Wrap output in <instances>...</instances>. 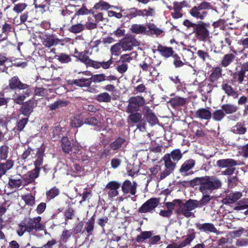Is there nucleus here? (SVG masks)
I'll return each instance as SVG.
<instances>
[{"mask_svg": "<svg viewBox=\"0 0 248 248\" xmlns=\"http://www.w3.org/2000/svg\"><path fill=\"white\" fill-rule=\"evenodd\" d=\"M190 185L193 186L200 185V191L204 194H210L215 189L221 186V181L215 176H205L196 177L190 181Z\"/></svg>", "mask_w": 248, "mask_h": 248, "instance_id": "f257e3e1", "label": "nucleus"}, {"mask_svg": "<svg viewBox=\"0 0 248 248\" xmlns=\"http://www.w3.org/2000/svg\"><path fill=\"white\" fill-rule=\"evenodd\" d=\"M182 156L183 154L179 149L173 150L170 153L165 154L162 158L165 169L156 177L157 180H162L172 173L176 167V163Z\"/></svg>", "mask_w": 248, "mask_h": 248, "instance_id": "f03ea898", "label": "nucleus"}, {"mask_svg": "<svg viewBox=\"0 0 248 248\" xmlns=\"http://www.w3.org/2000/svg\"><path fill=\"white\" fill-rule=\"evenodd\" d=\"M41 220V217L38 216L21 222L18 225V228L16 231L17 233L19 236H21L25 232H28L39 236L38 233H35L34 232H37L38 231L44 230L45 228V226L40 223Z\"/></svg>", "mask_w": 248, "mask_h": 248, "instance_id": "7ed1b4c3", "label": "nucleus"}, {"mask_svg": "<svg viewBox=\"0 0 248 248\" xmlns=\"http://www.w3.org/2000/svg\"><path fill=\"white\" fill-rule=\"evenodd\" d=\"M178 208L176 212L178 214L182 215L186 217H195L193 211L199 207L198 201L189 199L185 202L181 200L176 201Z\"/></svg>", "mask_w": 248, "mask_h": 248, "instance_id": "20e7f679", "label": "nucleus"}, {"mask_svg": "<svg viewBox=\"0 0 248 248\" xmlns=\"http://www.w3.org/2000/svg\"><path fill=\"white\" fill-rule=\"evenodd\" d=\"M210 3L202 1L197 6H194L189 10V14L197 19L203 20L208 15L207 10L211 9Z\"/></svg>", "mask_w": 248, "mask_h": 248, "instance_id": "39448f33", "label": "nucleus"}, {"mask_svg": "<svg viewBox=\"0 0 248 248\" xmlns=\"http://www.w3.org/2000/svg\"><path fill=\"white\" fill-rule=\"evenodd\" d=\"M209 24L202 21H199L197 23L193 32L195 37L199 41L206 42L210 40V31L208 29Z\"/></svg>", "mask_w": 248, "mask_h": 248, "instance_id": "423d86ee", "label": "nucleus"}, {"mask_svg": "<svg viewBox=\"0 0 248 248\" xmlns=\"http://www.w3.org/2000/svg\"><path fill=\"white\" fill-rule=\"evenodd\" d=\"M8 87L12 90H25L30 88L29 85L22 83L17 76L13 77L9 80Z\"/></svg>", "mask_w": 248, "mask_h": 248, "instance_id": "0eeeda50", "label": "nucleus"}, {"mask_svg": "<svg viewBox=\"0 0 248 248\" xmlns=\"http://www.w3.org/2000/svg\"><path fill=\"white\" fill-rule=\"evenodd\" d=\"M159 203V199L151 198L142 205L139 209V212L140 213L150 212L158 206Z\"/></svg>", "mask_w": 248, "mask_h": 248, "instance_id": "6e6552de", "label": "nucleus"}, {"mask_svg": "<svg viewBox=\"0 0 248 248\" xmlns=\"http://www.w3.org/2000/svg\"><path fill=\"white\" fill-rule=\"evenodd\" d=\"M128 102V105L127 108H140L144 106L145 100L143 96L137 95L130 97Z\"/></svg>", "mask_w": 248, "mask_h": 248, "instance_id": "1a4fd4ad", "label": "nucleus"}, {"mask_svg": "<svg viewBox=\"0 0 248 248\" xmlns=\"http://www.w3.org/2000/svg\"><path fill=\"white\" fill-rule=\"evenodd\" d=\"M195 165V161L193 159H189L185 161L181 165L180 169V173L184 176H187L193 173L191 170Z\"/></svg>", "mask_w": 248, "mask_h": 248, "instance_id": "9d476101", "label": "nucleus"}, {"mask_svg": "<svg viewBox=\"0 0 248 248\" xmlns=\"http://www.w3.org/2000/svg\"><path fill=\"white\" fill-rule=\"evenodd\" d=\"M121 186V184L117 181H111L106 185V188L108 190V194L109 198H113L118 196V189Z\"/></svg>", "mask_w": 248, "mask_h": 248, "instance_id": "9b49d317", "label": "nucleus"}, {"mask_svg": "<svg viewBox=\"0 0 248 248\" xmlns=\"http://www.w3.org/2000/svg\"><path fill=\"white\" fill-rule=\"evenodd\" d=\"M137 184L135 182L132 183L129 180H125L122 184V190L125 194L135 195L137 191Z\"/></svg>", "mask_w": 248, "mask_h": 248, "instance_id": "f8f14e48", "label": "nucleus"}, {"mask_svg": "<svg viewBox=\"0 0 248 248\" xmlns=\"http://www.w3.org/2000/svg\"><path fill=\"white\" fill-rule=\"evenodd\" d=\"M139 66L143 71H149L150 72V76H155L153 74V71L155 70V67L153 64V60L151 57H146L145 60L139 64Z\"/></svg>", "mask_w": 248, "mask_h": 248, "instance_id": "ddd939ff", "label": "nucleus"}, {"mask_svg": "<svg viewBox=\"0 0 248 248\" xmlns=\"http://www.w3.org/2000/svg\"><path fill=\"white\" fill-rule=\"evenodd\" d=\"M92 82L94 83H99L105 81L106 80L108 81H114L117 79L116 76L110 75L108 76H106L104 74H98L92 75L91 77Z\"/></svg>", "mask_w": 248, "mask_h": 248, "instance_id": "4468645a", "label": "nucleus"}, {"mask_svg": "<svg viewBox=\"0 0 248 248\" xmlns=\"http://www.w3.org/2000/svg\"><path fill=\"white\" fill-rule=\"evenodd\" d=\"M157 51L165 58L171 57L175 52L172 47L159 44L157 46Z\"/></svg>", "mask_w": 248, "mask_h": 248, "instance_id": "2eb2a0df", "label": "nucleus"}, {"mask_svg": "<svg viewBox=\"0 0 248 248\" xmlns=\"http://www.w3.org/2000/svg\"><path fill=\"white\" fill-rule=\"evenodd\" d=\"M197 228L198 230L204 232L206 233H218V231L215 227L214 225L211 223H199L197 225Z\"/></svg>", "mask_w": 248, "mask_h": 248, "instance_id": "dca6fc26", "label": "nucleus"}, {"mask_svg": "<svg viewBox=\"0 0 248 248\" xmlns=\"http://www.w3.org/2000/svg\"><path fill=\"white\" fill-rule=\"evenodd\" d=\"M187 102V98L175 96L168 102L172 107L176 108L184 106Z\"/></svg>", "mask_w": 248, "mask_h": 248, "instance_id": "f3484780", "label": "nucleus"}, {"mask_svg": "<svg viewBox=\"0 0 248 248\" xmlns=\"http://www.w3.org/2000/svg\"><path fill=\"white\" fill-rule=\"evenodd\" d=\"M40 169L35 168L33 170L28 171L23 175V179L25 181L26 184H28L34 181V180L37 178L39 175Z\"/></svg>", "mask_w": 248, "mask_h": 248, "instance_id": "a211bd4d", "label": "nucleus"}, {"mask_svg": "<svg viewBox=\"0 0 248 248\" xmlns=\"http://www.w3.org/2000/svg\"><path fill=\"white\" fill-rule=\"evenodd\" d=\"M222 89L228 96H232L233 98H236L239 96L238 92L236 89H234L228 83H223L221 85Z\"/></svg>", "mask_w": 248, "mask_h": 248, "instance_id": "6ab92c4d", "label": "nucleus"}, {"mask_svg": "<svg viewBox=\"0 0 248 248\" xmlns=\"http://www.w3.org/2000/svg\"><path fill=\"white\" fill-rule=\"evenodd\" d=\"M238 164L236 161L231 158L220 159L217 162V165L221 168H228L231 167H235Z\"/></svg>", "mask_w": 248, "mask_h": 248, "instance_id": "aec40b11", "label": "nucleus"}, {"mask_svg": "<svg viewBox=\"0 0 248 248\" xmlns=\"http://www.w3.org/2000/svg\"><path fill=\"white\" fill-rule=\"evenodd\" d=\"M126 146V141L125 139L119 137L113 142L110 143V148L113 150H121Z\"/></svg>", "mask_w": 248, "mask_h": 248, "instance_id": "412c9836", "label": "nucleus"}, {"mask_svg": "<svg viewBox=\"0 0 248 248\" xmlns=\"http://www.w3.org/2000/svg\"><path fill=\"white\" fill-rule=\"evenodd\" d=\"M222 70L221 67L216 66L212 68L211 74L209 75V79L212 83L217 81L222 77Z\"/></svg>", "mask_w": 248, "mask_h": 248, "instance_id": "4be33fe9", "label": "nucleus"}, {"mask_svg": "<svg viewBox=\"0 0 248 248\" xmlns=\"http://www.w3.org/2000/svg\"><path fill=\"white\" fill-rule=\"evenodd\" d=\"M32 92L31 88H28L26 90V91H23L22 94L18 95L16 97L13 98L14 103L19 104L23 105V102L26 97L30 96L31 95Z\"/></svg>", "mask_w": 248, "mask_h": 248, "instance_id": "5701e85b", "label": "nucleus"}, {"mask_svg": "<svg viewBox=\"0 0 248 248\" xmlns=\"http://www.w3.org/2000/svg\"><path fill=\"white\" fill-rule=\"evenodd\" d=\"M139 9L133 7L126 10L121 9L120 11L124 13V17L127 18L129 19H132L137 16H139V13L138 11Z\"/></svg>", "mask_w": 248, "mask_h": 248, "instance_id": "b1692460", "label": "nucleus"}, {"mask_svg": "<svg viewBox=\"0 0 248 248\" xmlns=\"http://www.w3.org/2000/svg\"><path fill=\"white\" fill-rule=\"evenodd\" d=\"M224 35L225 36L224 38V41H220V47L222 49L225 46H226V44L227 46L229 47L231 50L232 52L235 53L236 51L234 50L233 47L232 46V37L231 36V34L230 33L229 31H226Z\"/></svg>", "mask_w": 248, "mask_h": 248, "instance_id": "393cba45", "label": "nucleus"}, {"mask_svg": "<svg viewBox=\"0 0 248 248\" xmlns=\"http://www.w3.org/2000/svg\"><path fill=\"white\" fill-rule=\"evenodd\" d=\"M130 29L132 33L137 34H146L148 32L147 27L143 24H134Z\"/></svg>", "mask_w": 248, "mask_h": 248, "instance_id": "a878e982", "label": "nucleus"}, {"mask_svg": "<svg viewBox=\"0 0 248 248\" xmlns=\"http://www.w3.org/2000/svg\"><path fill=\"white\" fill-rule=\"evenodd\" d=\"M242 196V194L240 192H235L230 193L227 195L226 198L223 200L224 203H232L240 199Z\"/></svg>", "mask_w": 248, "mask_h": 248, "instance_id": "bb28decb", "label": "nucleus"}, {"mask_svg": "<svg viewBox=\"0 0 248 248\" xmlns=\"http://www.w3.org/2000/svg\"><path fill=\"white\" fill-rule=\"evenodd\" d=\"M112 62L113 61L112 60V58H110L109 60L107 61H102L100 62L93 60L92 67L94 68V69H99L102 67L104 69H107L110 67Z\"/></svg>", "mask_w": 248, "mask_h": 248, "instance_id": "cd10ccee", "label": "nucleus"}, {"mask_svg": "<svg viewBox=\"0 0 248 248\" xmlns=\"http://www.w3.org/2000/svg\"><path fill=\"white\" fill-rule=\"evenodd\" d=\"M88 52V51L80 52V55L78 56V60L84 63L87 67H92L93 60L91 59L87 55Z\"/></svg>", "mask_w": 248, "mask_h": 248, "instance_id": "c85d7f7f", "label": "nucleus"}, {"mask_svg": "<svg viewBox=\"0 0 248 248\" xmlns=\"http://www.w3.org/2000/svg\"><path fill=\"white\" fill-rule=\"evenodd\" d=\"M81 118L84 121V123L89 125H96L98 120L94 117H89V112L86 110L81 113Z\"/></svg>", "mask_w": 248, "mask_h": 248, "instance_id": "c756f323", "label": "nucleus"}, {"mask_svg": "<svg viewBox=\"0 0 248 248\" xmlns=\"http://www.w3.org/2000/svg\"><path fill=\"white\" fill-rule=\"evenodd\" d=\"M44 156V151L42 149H36L35 154L34 157L36 158V160L34 161V164L35 166V168H39L40 166L43 164Z\"/></svg>", "mask_w": 248, "mask_h": 248, "instance_id": "7c9ffc66", "label": "nucleus"}, {"mask_svg": "<svg viewBox=\"0 0 248 248\" xmlns=\"http://www.w3.org/2000/svg\"><path fill=\"white\" fill-rule=\"evenodd\" d=\"M246 74L245 71L241 67L239 70L232 73L231 75L234 80L242 83L244 80V78L246 77Z\"/></svg>", "mask_w": 248, "mask_h": 248, "instance_id": "2f4dec72", "label": "nucleus"}, {"mask_svg": "<svg viewBox=\"0 0 248 248\" xmlns=\"http://www.w3.org/2000/svg\"><path fill=\"white\" fill-rule=\"evenodd\" d=\"M235 55L232 53H228L224 55L221 62L222 67H226L230 65L234 60Z\"/></svg>", "mask_w": 248, "mask_h": 248, "instance_id": "473e14b6", "label": "nucleus"}, {"mask_svg": "<svg viewBox=\"0 0 248 248\" xmlns=\"http://www.w3.org/2000/svg\"><path fill=\"white\" fill-rule=\"evenodd\" d=\"M89 13V9H88L87 7L85 6V5L83 4L81 8H80L78 10L73 16L71 17V22H72V21L75 19H79L80 18V16H85V15H88V13Z\"/></svg>", "mask_w": 248, "mask_h": 248, "instance_id": "72a5a7b5", "label": "nucleus"}, {"mask_svg": "<svg viewBox=\"0 0 248 248\" xmlns=\"http://www.w3.org/2000/svg\"><path fill=\"white\" fill-rule=\"evenodd\" d=\"M13 165L14 161L11 159L8 160L5 163H0V178L10 170Z\"/></svg>", "mask_w": 248, "mask_h": 248, "instance_id": "f704fd0d", "label": "nucleus"}, {"mask_svg": "<svg viewBox=\"0 0 248 248\" xmlns=\"http://www.w3.org/2000/svg\"><path fill=\"white\" fill-rule=\"evenodd\" d=\"M195 238V233L194 232H192L188 233L186 238L180 242L179 244H178V248H182L187 245L190 244L191 242Z\"/></svg>", "mask_w": 248, "mask_h": 248, "instance_id": "c9c22d12", "label": "nucleus"}, {"mask_svg": "<svg viewBox=\"0 0 248 248\" xmlns=\"http://www.w3.org/2000/svg\"><path fill=\"white\" fill-rule=\"evenodd\" d=\"M60 42L58 38H54L53 36H46L44 39L43 44L47 47H50L53 46L57 45Z\"/></svg>", "mask_w": 248, "mask_h": 248, "instance_id": "e433bc0d", "label": "nucleus"}, {"mask_svg": "<svg viewBox=\"0 0 248 248\" xmlns=\"http://www.w3.org/2000/svg\"><path fill=\"white\" fill-rule=\"evenodd\" d=\"M196 54L199 59L202 62H205L206 61H209L211 59L207 48L205 50H198L196 52Z\"/></svg>", "mask_w": 248, "mask_h": 248, "instance_id": "4c0bfd02", "label": "nucleus"}, {"mask_svg": "<svg viewBox=\"0 0 248 248\" xmlns=\"http://www.w3.org/2000/svg\"><path fill=\"white\" fill-rule=\"evenodd\" d=\"M138 12L139 13V16L142 17L154 16L155 14V9L150 6L143 10L139 9Z\"/></svg>", "mask_w": 248, "mask_h": 248, "instance_id": "58836bf2", "label": "nucleus"}, {"mask_svg": "<svg viewBox=\"0 0 248 248\" xmlns=\"http://www.w3.org/2000/svg\"><path fill=\"white\" fill-rule=\"evenodd\" d=\"M50 0H34V4L36 9L40 8V12L42 13L46 11V9L47 7V5L49 4Z\"/></svg>", "mask_w": 248, "mask_h": 248, "instance_id": "ea45409f", "label": "nucleus"}, {"mask_svg": "<svg viewBox=\"0 0 248 248\" xmlns=\"http://www.w3.org/2000/svg\"><path fill=\"white\" fill-rule=\"evenodd\" d=\"M236 109H217L213 114V118L217 121L221 120L224 116V110L226 113H232Z\"/></svg>", "mask_w": 248, "mask_h": 248, "instance_id": "a19ab883", "label": "nucleus"}, {"mask_svg": "<svg viewBox=\"0 0 248 248\" xmlns=\"http://www.w3.org/2000/svg\"><path fill=\"white\" fill-rule=\"evenodd\" d=\"M169 78L170 80L175 84V86L177 91H180L185 87V82L182 81V79L179 78L178 76L170 77Z\"/></svg>", "mask_w": 248, "mask_h": 248, "instance_id": "79ce46f5", "label": "nucleus"}, {"mask_svg": "<svg viewBox=\"0 0 248 248\" xmlns=\"http://www.w3.org/2000/svg\"><path fill=\"white\" fill-rule=\"evenodd\" d=\"M153 235L151 231L141 232L138 235L136 238V241L138 243H142L148 238H150Z\"/></svg>", "mask_w": 248, "mask_h": 248, "instance_id": "37998d69", "label": "nucleus"}, {"mask_svg": "<svg viewBox=\"0 0 248 248\" xmlns=\"http://www.w3.org/2000/svg\"><path fill=\"white\" fill-rule=\"evenodd\" d=\"M134 40L131 38H125L121 42V46L124 50H131L134 46Z\"/></svg>", "mask_w": 248, "mask_h": 248, "instance_id": "c03bdc74", "label": "nucleus"}, {"mask_svg": "<svg viewBox=\"0 0 248 248\" xmlns=\"http://www.w3.org/2000/svg\"><path fill=\"white\" fill-rule=\"evenodd\" d=\"M95 99L99 102L108 103L111 101V97L108 93L104 92L97 94Z\"/></svg>", "mask_w": 248, "mask_h": 248, "instance_id": "a18cd8bd", "label": "nucleus"}, {"mask_svg": "<svg viewBox=\"0 0 248 248\" xmlns=\"http://www.w3.org/2000/svg\"><path fill=\"white\" fill-rule=\"evenodd\" d=\"M111 7H114V6L110 5L106 1L100 0L94 5L93 9H95V10H107Z\"/></svg>", "mask_w": 248, "mask_h": 248, "instance_id": "49530a36", "label": "nucleus"}, {"mask_svg": "<svg viewBox=\"0 0 248 248\" xmlns=\"http://www.w3.org/2000/svg\"><path fill=\"white\" fill-rule=\"evenodd\" d=\"M145 116L148 122L151 124H155L157 123V119L156 116L152 112L150 109H147Z\"/></svg>", "mask_w": 248, "mask_h": 248, "instance_id": "de8ad7c7", "label": "nucleus"}, {"mask_svg": "<svg viewBox=\"0 0 248 248\" xmlns=\"http://www.w3.org/2000/svg\"><path fill=\"white\" fill-rule=\"evenodd\" d=\"M62 150L65 153H70L71 150V143L67 137H63L61 140Z\"/></svg>", "mask_w": 248, "mask_h": 248, "instance_id": "09e8293b", "label": "nucleus"}, {"mask_svg": "<svg viewBox=\"0 0 248 248\" xmlns=\"http://www.w3.org/2000/svg\"><path fill=\"white\" fill-rule=\"evenodd\" d=\"M60 193L59 189L54 186L46 192V198L48 200H52L57 196Z\"/></svg>", "mask_w": 248, "mask_h": 248, "instance_id": "8fccbe9b", "label": "nucleus"}, {"mask_svg": "<svg viewBox=\"0 0 248 248\" xmlns=\"http://www.w3.org/2000/svg\"><path fill=\"white\" fill-rule=\"evenodd\" d=\"M196 115L198 117L208 119L211 117V112L208 109H198L196 112Z\"/></svg>", "mask_w": 248, "mask_h": 248, "instance_id": "3c124183", "label": "nucleus"}, {"mask_svg": "<svg viewBox=\"0 0 248 248\" xmlns=\"http://www.w3.org/2000/svg\"><path fill=\"white\" fill-rule=\"evenodd\" d=\"M146 27L149 30L148 31H150L157 35H160L163 32L160 29L157 28L156 26L153 23L149 22L147 23Z\"/></svg>", "mask_w": 248, "mask_h": 248, "instance_id": "603ef678", "label": "nucleus"}, {"mask_svg": "<svg viewBox=\"0 0 248 248\" xmlns=\"http://www.w3.org/2000/svg\"><path fill=\"white\" fill-rule=\"evenodd\" d=\"M56 56L58 57L57 60L62 63H67L72 61L70 56L66 53H61Z\"/></svg>", "mask_w": 248, "mask_h": 248, "instance_id": "864d4df0", "label": "nucleus"}, {"mask_svg": "<svg viewBox=\"0 0 248 248\" xmlns=\"http://www.w3.org/2000/svg\"><path fill=\"white\" fill-rule=\"evenodd\" d=\"M81 113L77 117H75L70 123V124L73 127H78L83 124V120L81 118Z\"/></svg>", "mask_w": 248, "mask_h": 248, "instance_id": "5fc2aeb1", "label": "nucleus"}, {"mask_svg": "<svg viewBox=\"0 0 248 248\" xmlns=\"http://www.w3.org/2000/svg\"><path fill=\"white\" fill-rule=\"evenodd\" d=\"M84 25L81 23H78L72 25L69 29L70 32L78 33L84 30Z\"/></svg>", "mask_w": 248, "mask_h": 248, "instance_id": "6e6d98bb", "label": "nucleus"}, {"mask_svg": "<svg viewBox=\"0 0 248 248\" xmlns=\"http://www.w3.org/2000/svg\"><path fill=\"white\" fill-rule=\"evenodd\" d=\"M36 150H32L31 148H28L22 155V158L23 159H30L34 157Z\"/></svg>", "mask_w": 248, "mask_h": 248, "instance_id": "4d7b16f0", "label": "nucleus"}, {"mask_svg": "<svg viewBox=\"0 0 248 248\" xmlns=\"http://www.w3.org/2000/svg\"><path fill=\"white\" fill-rule=\"evenodd\" d=\"M129 112L131 113L130 114L129 118L132 122L134 123H138L139 122L140 123L141 121H143L141 119V115L140 113H132L131 111H129Z\"/></svg>", "mask_w": 248, "mask_h": 248, "instance_id": "13d9d810", "label": "nucleus"}, {"mask_svg": "<svg viewBox=\"0 0 248 248\" xmlns=\"http://www.w3.org/2000/svg\"><path fill=\"white\" fill-rule=\"evenodd\" d=\"M77 6H78V5L69 4L68 6H65L64 9L61 11V14L64 17H67L73 13V11L68 8L76 7Z\"/></svg>", "mask_w": 248, "mask_h": 248, "instance_id": "bf43d9fd", "label": "nucleus"}, {"mask_svg": "<svg viewBox=\"0 0 248 248\" xmlns=\"http://www.w3.org/2000/svg\"><path fill=\"white\" fill-rule=\"evenodd\" d=\"M232 131L235 134H243L246 132V129L241 124H237L232 127Z\"/></svg>", "mask_w": 248, "mask_h": 248, "instance_id": "052dcab7", "label": "nucleus"}, {"mask_svg": "<svg viewBox=\"0 0 248 248\" xmlns=\"http://www.w3.org/2000/svg\"><path fill=\"white\" fill-rule=\"evenodd\" d=\"M27 7L25 3H18L14 5L13 10L16 13H22Z\"/></svg>", "mask_w": 248, "mask_h": 248, "instance_id": "680f3d73", "label": "nucleus"}, {"mask_svg": "<svg viewBox=\"0 0 248 248\" xmlns=\"http://www.w3.org/2000/svg\"><path fill=\"white\" fill-rule=\"evenodd\" d=\"M8 185L12 188H19L22 186V181L20 179H10Z\"/></svg>", "mask_w": 248, "mask_h": 248, "instance_id": "e2e57ef3", "label": "nucleus"}, {"mask_svg": "<svg viewBox=\"0 0 248 248\" xmlns=\"http://www.w3.org/2000/svg\"><path fill=\"white\" fill-rule=\"evenodd\" d=\"M9 148L8 146L3 145L0 147V158L1 160L6 159L8 156Z\"/></svg>", "mask_w": 248, "mask_h": 248, "instance_id": "0e129e2a", "label": "nucleus"}, {"mask_svg": "<svg viewBox=\"0 0 248 248\" xmlns=\"http://www.w3.org/2000/svg\"><path fill=\"white\" fill-rule=\"evenodd\" d=\"M209 194H203L202 199L200 201H198L199 207H202L205 205L211 200V197Z\"/></svg>", "mask_w": 248, "mask_h": 248, "instance_id": "69168bd1", "label": "nucleus"}, {"mask_svg": "<svg viewBox=\"0 0 248 248\" xmlns=\"http://www.w3.org/2000/svg\"><path fill=\"white\" fill-rule=\"evenodd\" d=\"M28 121V119L27 118H22L17 122L16 126L15 128L18 131H22L27 124Z\"/></svg>", "mask_w": 248, "mask_h": 248, "instance_id": "338daca9", "label": "nucleus"}, {"mask_svg": "<svg viewBox=\"0 0 248 248\" xmlns=\"http://www.w3.org/2000/svg\"><path fill=\"white\" fill-rule=\"evenodd\" d=\"M172 57L174 59L173 64L175 67H180L184 65V63L181 60L180 57L175 52Z\"/></svg>", "mask_w": 248, "mask_h": 248, "instance_id": "774afa93", "label": "nucleus"}]
</instances>
